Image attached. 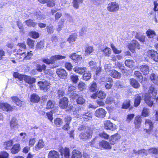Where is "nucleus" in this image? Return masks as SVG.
I'll list each match as a JSON object with an SVG mask.
<instances>
[{
    "instance_id": "dca6fc26",
    "label": "nucleus",
    "mask_w": 158,
    "mask_h": 158,
    "mask_svg": "<svg viewBox=\"0 0 158 158\" xmlns=\"http://www.w3.org/2000/svg\"><path fill=\"white\" fill-rule=\"evenodd\" d=\"M142 122V118L140 115H137L135 117L134 123L136 129H139L140 127Z\"/></svg>"
},
{
    "instance_id": "4d7b16f0",
    "label": "nucleus",
    "mask_w": 158,
    "mask_h": 158,
    "mask_svg": "<svg viewBox=\"0 0 158 158\" xmlns=\"http://www.w3.org/2000/svg\"><path fill=\"white\" fill-rule=\"evenodd\" d=\"M83 0H73V6L76 9H78L79 7L80 3H82Z\"/></svg>"
},
{
    "instance_id": "a211bd4d",
    "label": "nucleus",
    "mask_w": 158,
    "mask_h": 158,
    "mask_svg": "<svg viewBox=\"0 0 158 158\" xmlns=\"http://www.w3.org/2000/svg\"><path fill=\"white\" fill-rule=\"evenodd\" d=\"M140 71L143 75H146L149 72V67L147 64H143L140 66Z\"/></svg>"
},
{
    "instance_id": "393cba45",
    "label": "nucleus",
    "mask_w": 158,
    "mask_h": 158,
    "mask_svg": "<svg viewBox=\"0 0 158 158\" xmlns=\"http://www.w3.org/2000/svg\"><path fill=\"white\" fill-rule=\"evenodd\" d=\"M70 58H71L75 63H78L79 61L82 59L81 55H78L76 53H73L70 56Z\"/></svg>"
},
{
    "instance_id": "8fccbe9b",
    "label": "nucleus",
    "mask_w": 158,
    "mask_h": 158,
    "mask_svg": "<svg viewBox=\"0 0 158 158\" xmlns=\"http://www.w3.org/2000/svg\"><path fill=\"white\" fill-rule=\"evenodd\" d=\"M94 51V49L93 47L88 46L86 47L85 50V54L86 55H89L92 53Z\"/></svg>"
},
{
    "instance_id": "69168bd1",
    "label": "nucleus",
    "mask_w": 158,
    "mask_h": 158,
    "mask_svg": "<svg viewBox=\"0 0 158 158\" xmlns=\"http://www.w3.org/2000/svg\"><path fill=\"white\" fill-rule=\"evenodd\" d=\"M46 115L48 119L50 122H52L53 119L52 111L51 110L48 112H47L46 113Z\"/></svg>"
},
{
    "instance_id": "a19ab883",
    "label": "nucleus",
    "mask_w": 158,
    "mask_h": 158,
    "mask_svg": "<svg viewBox=\"0 0 158 158\" xmlns=\"http://www.w3.org/2000/svg\"><path fill=\"white\" fill-rule=\"evenodd\" d=\"M91 74L89 72H85L82 76V79L84 80L87 81L90 79L91 77Z\"/></svg>"
},
{
    "instance_id": "f8f14e48",
    "label": "nucleus",
    "mask_w": 158,
    "mask_h": 158,
    "mask_svg": "<svg viewBox=\"0 0 158 158\" xmlns=\"http://www.w3.org/2000/svg\"><path fill=\"white\" fill-rule=\"evenodd\" d=\"M121 138L120 135L118 133L113 135L109 139V144L114 145L117 143Z\"/></svg>"
},
{
    "instance_id": "473e14b6",
    "label": "nucleus",
    "mask_w": 158,
    "mask_h": 158,
    "mask_svg": "<svg viewBox=\"0 0 158 158\" xmlns=\"http://www.w3.org/2000/svg\"><path fill=\"white\" fill-rule=\"evenodd\" d=\"M55 102L52 100H49L46 104V108L47 110L51 109L55 107Z\"/></svg>"
},
{
    "instance_id": "f3484780",
    "label": "nucleus",
    "mask_w": 158,
    "mask_h": 158,
    "mask_svg": "<svg viewBox=\"0 0 158 158\" xmlns=\"http://www.w3.org/2000/svg\"><path fill=\"white\" fill-rule=\"evenodd\" d=\"M40 98L37 94L33 93L30 96V101L32 103H38L40 101Z\"/></svg>"
},
{
    "instance_id": "ea45409f",
    "label": "nucleus",
    "mask_w": 158,
    "mask_h": 158,
    "mask_svg": "<svg viewBox=\"0 0 158 158\" xmlns=\"http://www.w3.org/2000/svg\"><path fill=\"white\" fill-rule=\"evenodd\" d=\"M29 35L34 39H36L40 37L39 33L35 31H31L29 32Z\"/></svg>"
},
{
    "instance_id": "774afa93",
    "label": "nucleus",
    "mask_w": 158,
    "mask_h": 158,
    "mask_svg": "<svg viewBox=\"0 0 158 158\" xmlns=\"http://www.w3.org/2000/svg\"><path fill=\"white\" fill-rule=\"evenodd\" d=\"M99 136L100 137L105 139H108L109 138V135L104 132L100 133Z\"/></svg>"
},
{
    "instance_id": "c9c22d12",
    "label": "nucleus",
    "mask_w": 158,
    "mask_h": 158,
    "mask_svg": "<svg viewBox=\"0 0 158 158\" xmlns=\"http://www.w3.org/2000/svg\"><path fill=\"white\" fill-rule=\"evenodd\" d=\"M150 79L153 83L155 84L158 83V76L157 75L154 73H151L150 75Z\"/></svg>"
},
{
    "instance_id": "39448f33",
    "label": "nucleus",
    "mask_w": 158,
    "mask_h": 158,
    "mask_svg": "<svg viewBox=\"0 0 158 158\" xmlns=\"http://www.w3.org/2000/svg\"><path fill=\"white\" fill-rule=\"evenodd\" d=\"M40 90L47 91L50 88L51 83L45 80L44 81H39L37 83Z\"/></svg>"
},
{
    "instance_id": "bb28decb",
    "label": "nucleus",
    "mask_w": 158,
    "mask_h": 158,
    "mask_svg": "<svg viewBox=\"0 0 158 158\" xmlns=\"http://www.w3.org/2000/svg\"><path fill=\"white\" fill-rule=\"evenodd\" d=\"M13 144V140L12 139H10L4 142L3 143V146L5 149L10 150Z\"/></svg>"
},
{
    "instance_id": "7c9ffc66",
    "label": "nucleus",
    "mask_w": 158,
    "mask_h": 158,
    "mask_svg": "<svg viewBox=\"0 0 158 158\" xmlns=\"http://www.w3.org/2000/svg\"><path fill=\"white\" fill-rule=\"evenodd\" d=\"M73 70L77 73L82 74L86 71L87 69L85 67H79L76 66L74 68Z\"/></svg>"
},
{
    "instance_id": "13d9d810",
    "label": "nucleus",
    "mask_w": 158,
    "mask_h": 158,
    "mask_svg": "<svg viewBox=\"0 0 158 158\" xmlns=\"http://www.w3.org/2000/svg\"><path fill=\"white\" fill-rule=\"evenodd\" d=\"M148 152L149 154H158V148H151L148 149Z\"/></svg>"
},
{
    "instance_id": "bf43d9fd",
    "label": "nucleus",
    "mask_w": 158,
    "mask_h": 158,
    "mask_svg": "<svg viewBox=\"0 0 158 158\" xmlns=\"http://www.w3.org/2000/svg\"><path fill=\"white\" fill-rule=\"evenodd\" d=\"M44 146V142L42 139H40L35 146V148L37 149H40L43 148Z\"/></svg>"
},
{
    "instance_id": "c03bdc74",
    "label": "nucleus",
    "mask_w": 158,
    "mask_h": 158,
    "mask_svg": "<svg viewBox=\"0 0 158 158\" xmlns=\"http://www.w3.org/2000/svg\"><path fill=\"white\" fill-rule=\"evenodd\" d=\"M146 34L148 37L150 38H153L156 35L155 31L150 29H148L146 31Z\"/></svg>"
},
{
    "instance_id": "09e8293b",
    "label": "nucleus",
    "mask_w": 158,
    "mask_h": 158,
    "mask_svg": "<svg viewBox=\"0 0 158 158\" xmlns=\"http://www.w3.org/2000/svg\"><path fill=\"white\" fill-rule=\"evenodd\" d=\"M135 62L132 60H126L125 62V65L129 68H132L134 65Z\"/></svg>"
},
{
    "instance_id": "6e6552de",
    "label": "nucleus",
    "mask_w": 158,
    "mask_h": 158,
    "mask_svg": "<svg viewBox=\"0 0 158 158\" xmlns=\"http://www.w3.org/2000/svg\"><path fill=\"white\" fill-rule=\"evenodd\" d=\"M144 125L146 127H147L149 126L148 129H147L145 128L144 130L145 131L147 134H150L152 131L153 128V124L152 122L149 119H146L144 123Z\"/></svg>"
},
{
    "instance_id": "9d476101",
    "label": "nucleus",
    "mask_w": 158,
    "mask_h": 158,
    "mask_svg": "<svg viewBox=\"0 0 158 158\" xmlns=\"http://www.w3.org/2000/svg\"><path fill=\"white\" fill-rule=\"evenodd\" d=\"M140 46L138 42L135 40H133L132 43H130L128 45V48L130 51L132 53L135 52V48L139 49Z\"/></svg>"
},
{
    "instance_id": "6ab92c4d",
    "label": "nucleus",
    "mask_w": 158,
    "mask_h": 158,
    "mask_svg": "<svg viewBox=\"0 0 158 158\" xmlns=\"http://www.w3.org/2000/svg\"><path fill=\"white\" fill-rule=\"evenodd\" d=\"M21 149L20 145L19 143H16L13 145L11 149V152L13 154H16L20 151Z\"/></svg>"
},
{
    "instance_id": "f03ea898",
    "label": "nucleus",
    "mask_w": 158,
    "mask_h": 158,
    "mask_svg": "<svg viewBox=\"0 0 158 158\" xmlns=\"http://www.w3.org/2000/svg\"><path fill=\"white\" fill-rule=\"evenodd\" d=\"M13 76L15 78H18L19 81L24 80L26 83L29 85L33 84L36 82L35 78L30 76L19 74L17 72H14Z\"/></svg>"
},
{
    "instance_id": "cd10ccee",
    "label": "nucleus",
    "mask_w": 158,
    "mask_h": 158,
    "mask_svg": "<svg viewBox=\"0 0 158 158\" xmlns=\"http://www.w3.org/2000/svg\"><path fill=\"white\" fill-rule=\"evenodd\" d=\"M110 75L112 77L115 79H119L121 77V74L114 70L110 71Z\"/></svg>"
},
{
    "instance_id": "72a5a7b5",
    "label": "nucleus",
    "mask_w": 158,
    "mask_h": 158,
    "mask_svg": "<svg viewBox=\"0 0 158 158\" xmlns=\"http://www.w3.org/2000/svg\"><path fill=\"white\" fill-rule=\"evenodd\" d=\"M21 54H18L17 53H16L14 54V55L15 56V57H14L13 58H11V59H13L11 61L14 63L15 64L16 63V62L15 61V60H18L19 61H21L22 60H23V58L21 57L22 55H21Z\"/></svg>"
},
{
    "instance_id": "412c9836",
    "label": "nucleus",
    "mask_w": 158,
    "mask_h": 158,
    "mask_svg": "<svg viewBox=\"0 0 158 158\" xmlns=\"http://www.w3.org/2000/svg\"><path fill=\"white\" fill-rule=\"evenodd\" d=\"M109 10L110 11L115 12L119 9L118 4L115 2H111L109 3Z\"/></svg>"
},
{
    "instance_id": "2eb2a0df",
    "label": "nucleus",
    "mask_w": 158,
    "mask_h": 158,
    "mask_svg": "<svg viewBox=\"0 0 158 158\" xmlns=\"http://www.w3.org/2000/svg\"><path fill=\"white\" fill-rule=\"evenodd\" d=\"M106 113V112L104 109L100 108L96 110L95 115L98 118H103L105 117Z\"/></svg>"
},
{
    "instance_id": "f257e3e1",
    "label": "nucleus",
    "mask_w": 158,
    "mask_h": 158,
    "mask_svg": "<svg viewBox=\"0 0 158 158\" xmlns=\"http://www.w3.org/2000/svg\"><path fill=\"white\" fill-rule=\"evenodd\" d=\"M157 94L156 90L155 87L151 85L149 87L148 92L145 93L144 97V100L145 103L149 107H151L153 105L152 99H155Z\"/></svg>"
},
{
    "instance_id": "0e129e2a",
    "label": "nucleus",
    "mask_w": 158,
    "mask_h": 158,
    "mask_svg": "<svg viewBox=\"0 0 158 158\" xmlns=\"http://www.w3.org/2000/svg\"><path fill=\"white\" fill-rule=\"evenodd\" d=\"M65 68L68 70L71 71L73 69V66L72 64L68 62H66L64 64Z\"/></svg>"
},
{
    "instance_id": "49530a36",
    "label": "nucleus",
    "mask_w": 158,
    "mask_h": 158,
    "mask_svg": "<svg viewBox=\"0 0 158 158\" xmlns=\"http://www.w3.org/2000/svg\"><path fill=\"white\" fill-rule=\"evenodd\" d=\"M150 112L149 109L146 108H144L142 111L141 116L146 117L149 116Z\"/></svg>"
},
{
    "instance_id": "5701e85b",
    "label": "nucleus",
    "mask_w": 158,
    "mask_h": 158,
    "mask_svg": "<svg viewBox=\"0 0 158 158\" xmlns=\"http://www.w3.org/2000/svg\"><path fill=\"white\" fill-rule=\"evenodd\" d=\"M99 148L100 149H106L109 148V142H108L102 140L98 143Z\"/></svg>"
},
{
    "instance_id": "37998d69",
    "label": "nucleus",
    "mask_w": 158,
    "mask_h": 158,
    "mask_svg": "<svg viewBox=\"0 0 158 158\" xmlns=\"http://www.w3.org/2000/svg\"><path fill=\"white\" fill-rule=\"evenodd\" d=\"M25 23L27 26L33 27H35L37 25V23L34 22L33 20L31 19L26 20Z\"/></svg>"
},
{
    "instance_id": "4c0bfd02",
    "label": "nucleus",
    "mask_w": 158,
    "mask_h": 158,
    "mask_svg": "<svg viewBox=\"0 0 158 158\" xmlns=\"http://www.w3.org/2000/svg\"><path fill=\"white\" fill-rule=\"evenodd\" d=\"M45 45V43L44 40H41L38 42L36 44L35 48L37 50H41L43 49Z\"/></svg>"
},
{
    "instance_id": "e433bc0d",
    "label": "nucleus",
    "mask_w": 158,
    "mask_h": 158,
    "mask_svg": "<svg viewBox=\"0 0 158 158\" xmlns=\"http://www.w3.org/2000/svg\"><path fill=\"white\" fill-rule=\"evenodd\" d=\"M77 88L80 91H82L86 89V85L83 81H80L77 85Z\"/></svg>"
},
{
    "instance_id": "ddd939ff",
    "label": "nucleus",
    "mask_w": 158,
    "mask_h": 158,
    "mask_svg": "<svg viewBox=\"0 0 158 158\" xmlns=\"http://www.w3.org/2000/svg\"><path fill=\"white\" fill-rule=\"evenodd\" d=\"M62 156H64L65 158H69L70 151L69 148L65 147L64 148H61L59 150Z\"/></svg>"
},
{
    "instance_id": "2f4dec72",
    "label": "nucleus",
    "mask_w": 158,
    "mask_h": 158,
    "mask_svg": "<svg viewBox=\"0 0 158 158\" xmlns=\"http://www.w3.org/2000/svg\"><path fill=\"white\" fill-rule=\"evenodd\" d=\"M11 98L14 102L17 105L21 107L23 105V102L21 101L18 97L13 96L11 97Z\"/></svg>"
},
{
    "instance_id": "a18cd8bd",
    "label": "nucleus",
    "mask_w": 158,
    "mask_h": 158,
    "mask_svg": "<svg viewBox=\"0 0 158 158\" xmlns=\"http://www.w3.org/2000/svg\"><path fill=\"white\" fill-rule=\"evenodd\" d=\"M24 56L23 60H29L31 59V58L33 55V54L32 51H30L28 52L27 53L24 54Z\"/></svg>"
},
{
    "instance_id": "9b49d317",
    "label": "nucleus",
    "mask_w": 158,
    "mask_h": 158,
    "mask_svg": "<svg viewBox=\"0 0 158 158\" xmlns=\"http://www.w3.org/2000/svg\"><path fill=\"white\" fill-rule=\"evenodd\" d=\"M81 117L84 121H92L93 117V113L88 111L85 113L81 114Z\"/></svg>"
},
{
    "instance_id": "4be33fe9",
    "label": "nucleus",
    "mask_w": 158,
    "mask_h": 158,
    "mask_svg": "<svg viewBox=\"0 0 158 158\" xmlns=\"http://www.w3.org/2000/svg\"><path fill=\"white\" fill-rule=\"evenodd\" d=\"M60 155L59 152L55 150L50 151L48 154V158H60Z\"/></svg>"
},
{
    "instance_id": "5fc2aeb1",
    "label": "nucleus",
    "mask_w": 158,
    "mask_h": 158,
    "mask_svg": "<svg viewBox=\"0 0 158 158\" xmlns=\"http://www.w3.org/2000/svg\"><path fill=\"white\" fill-rule=\"evenodd\" d=\"M46 4L48 7H53L56 5L55 1V0H48Z\"/></svg>"
},
{
    "instance_id": "052dcab7",
    "label": "nucleus",
    "mask_w": 158,
    "mask_h": 158,
    "mask_svg": "<svg viewBox=\"0 0 158 158\" xmlns=\"http://www.w3.org/2000/svg\"><path fill=\"white\" fill-rule=\"evenodd\" d=\"M134 75L135 77H136V78L139 79H143V77L142 73L138 71H136L134 72Z\"/></svg>"
},
{
    "instance_id": "4468645a",
    "label": "nucleus",
    "mask_w": 158,
    "mask_h": 158,
    "mask_svg": "<svg viewBox=\"0 0 158 158\" xmlns=\"http://www.w3.org/2000/svg\"><path fill=\"white\" fill-rule=\"evenodd\" d=\"M56 73L60 78L64 79L67 78V73L64 69L59 68L56 70Z\"/></svg>"
},
{
    "instance_id": "aec40b11",
    "label": "nucleus",
    "mask_w": 158,
    "mask_h": 158,
    "mask_svg": "<svg viewBox=\"0 0 158 158\" xmlns=\"http://www.w3.org/2000/svg\"><path fill=\"white\" fill-rule=\"evenodd\" d=\"M131 101L130 99H126L124 100L122 105V108L124 109H127L129 108V110H131L133 108L132 106H131Z\"/></svg>"
},
{
    "instance_id": "1a4fd4ad",
    "label": "nucleus",
    "mask_w": 158,
    "mask_h": 158,
    "mask_svg": "<svg viewBox=\"0 0 158 158\" xmlns=\"http://www.w3.org/2000/svg\"><path fill=\"white\" fill-rule=\"evenodd\" d=\"M69 101L68 98L64 97L60 98L59 101V106L61 109H65L68 106Z\"/></svg>"
},
{
    "instance_id": "423d86ee",
    "label": "nucleus",
    "mask_w": 158,
    "mask_h": 158,
    "mask_svg": "<svg viewBox=\"0 0 158 158\" xmlns=\"http://www.w3.org/2000/svg\"><path fill=\"white\" fill-rule=\"evenodd\" d=\"M147 55L149 58L158 63V52L154 50H149L147 52Z\"/></svg>"
},
{
    "instance_id": "6e6d98bb",
    "label": "nucleus",
    "mask_w": 158,
    "mask_h": 158,
    "mask_svg": "<svg viewBox=\"0 0 158 158\" xmlns=\"http://www.w3.org/2000/svg\"><path fill=\"white\" fill-rule=\"evenodd\" d=\"M44 71V74L47 75L46 77H52L53 74V72L50 69H46Z\"/></svg>"
},
{
    "instance_id": "3c124183",
    "label": "nucleus",
    "mask_w": 158,
    "mask_h": 158,
    "mask_svg": "<svg viewBox=\"0 0 158 158\" xmlns=\"http://www.w3.org/2000/svg\"><path fill=\"white\" fill-rule=\"evenodd\" d=\"M35 42V40L30 38L27 39V44L31 48H33L34 47Z\"/></svg>"
},
{
    "instance_id": "0eeeda50",
    "label": "nucleus",
    "mask_w": 158,
    "mask_h": 158,
    "mask_svg": "<svg viewBox=\"0 0 158 158\" xmlns=\"http://www.w3.org/2000/svg\"><path fill=\"white\" fill-rule=\"evenodd\" d=\"M0 109L3 111L11 112L14 110V108L7 102H1Z\"/></svg>"
},
{
    "instance_id": "58836bf2",
    "label": "nucleus",
    "mask_w": 158,
    "mask_h": 158,
    "mask_svg": "<svg viewBox=\"0 0 158 158\" xmlns=\"http://www.w3.org/2000/svg\"><path fill=\"white\" fill-rule=\"evenodd\" d=\"M55 125L57 127H60L63 123V121L62 119L59 118H55L54 120Z\"/></svg>"
},
{
    "instance_id": "de8ad7c7",
    "label": "nucleus",
    "mask_w": 158,
    "mask_h": 158,
    "mask_svg": "<svg viewBox=\"0 0 158 158\" xmlns=\"http://www.w3.org/2000/svg\"><path fill=\"white\" fill-rule=\"evenodd\" d=\"M10 124L11 128H14L18 126L16 119L14 118H13L11 119Z\"/></svg>"
},
{
    "instance_id": "c85d7f7f",
    "label": "nucleus",
    "mask_w": 158,
    "mask_h": 158,
    "mask_svg": "<svg viewBox=\"0 0 158 158\" xmlns=\"http://www.w3.org/2000/svg\"><path fill=\"white\" fill-rule=\"evenodd\" d=\"M142 100V97L141 96L139 95V94H137L135 96V98L134 99V106L135 107L138 106Z\"/></svg>"
},
{
    "instance_id": "79ce46f5",
    "label": "nucleus",
    "mask_w": 158,
    "mask_h": 158,
    "mask_svg": "<svg viewBox=\"0 0 158 158\" xmlns=\"http://www.w3.org/2000/svg\"><path fill=\"white\" fill-rule=\"evenodd\" d=\"M89 90L92 92H95L97 89V83L95 82H93L89 87Z\"/></svg>"
},
{
    "instance_id": "603ef678",
    "label": "nucleus",
    "mask_w": 158,
    "mask_h": 158,
    "mask_svg": "<svg viewBox=\"0 0 158 158\" xmlns=\"http://www.w3.org/2000/svg\"><path fill=\"white\" fill-rule=\"evenodd\" d=\"M76 101L77 104L82 105L85 103V100L82 96H80L77 99Z\"/></svg>"
},
{
    "instance_id": "680f3d73",
    "label": "nucleus",
    "mask_w": 158,
    "mask_h": 158,
    "mask_svg": "<svg viewBox=\"0 0 158 158\" xmlns=\"http://www.w3.org/2000/svg\"><path fill=\"white\" fill-rule=\"evenodd\" d=\"M46 29L48 34H51L54 32V27L52 26H47L46 27Z\"/></svg>"
},
{
    "instance_id": "864d4df0",
    "label": "nucleus",
    "mask_w": 158,
    "mask_h": 158,
    "mask_svg": "<svg viewBox=\"0 0 158 158\" xmlns=\"http://www.w3.org/2000/svg\"><path fill=\"white\" fill-rule=\"evenodd\" d=\"M97 93L98 98L100 99H102L105 98L106 94L104 92L100 90L98 92H97Z\"/></svg>"
},
{
    "instance_id": "b1692460",
    "label": "nucleus",
    "mask_w": 158,
    "mask_h": 158,
    "mask_svg": "<svg viewBox=\"0 0 158 158\" xmlns=\"http://www.w3.org/2000/svg\"><path fill=\"white\" fill-rule=\"evenodd\" d=\"M72 153L71 158H82V155L81 152L77 150H73Z\"/></svg>"
},
{
    "instance_id": "338daca9",
    "label": "nucleus",
    "mask_w": 158,
    "mask_h": 158,
    "mask_svg": "<svg viewBox=\"0 0 158 158\" xmlns=\"http://www.w3.org/2000/svg\"><path fill=\"white\" fill-rule=\"evenodd\" d=\"M134 116L135 115L133 114H128L126 118L127 121L128 123H130L131 121L133 119Z\"/></svg>"
},
{
    "instance_id": "c756f323",
    "label": "nucleus",
    "mask_w": 158,
    "mask_h": 158,
    "mask_svg": "<svg viewBox=\"0 0 158 158\" xmlns=\"http://www.w3.org/2000/svg\"><path fill=\"white\" fill-rule=\"evenodd\" d=\"M77 38V34L76 33H73L70 35L68 38L67 41L70 43L71 44L76 40Z\"/></svg>"
},
{
    "instance_id": "20e7f679",
    "label": "nucleus",
    "mask_w": 158,
    "mask_h": 158,
    "mask_svg": "<svg viewBox=\"0 0 158 158\" xmlns=\"http://www.w3.org/2000/svg\"><path fill=\"white\" fill-rule=\"evenodd\" d=\"M93 130L90 128L88 127L87 130L80 133L79 136L81 139L83 141L91 139L92 137Z\"/></svg>"
},
{
    "instance_id": "7ed1b4c3",
    "label": "nucleus",
    "mask_w": 158,
    "mask_h": 158,
    "mask_svg": "<svg viewBox=\"0 0 158 158\" xmlns=\"http://www.w3.org/2000/svg\"><path fill=\"white\" fill-rule=\"evenodd\" d=\"M65 58V56L60 55H55L51 56L50 59L48 58H43L42 59V61L44 63L49 65L55 63V62L57 60H62Z\"/></svg>"
},
{
    "instance_id": "f704fd0d",
    "label": "nucleus",
    "mask_w": 158,
    "mask_h": 158,
    "mask_svg": "<svg viewBox=\"0 0 158 158\" xmlns=\"http://www.w3.org/2000/svg\"><path fill=\"white\" fill-rule=\"evenodd\" d=\"M46 66L44 64L41 65L40 64H37L36 65V70L39 72L44 71L46 69Z\"/></svg>"
},
{
    "instance_id": "e2e57ef3",
    "label": "nucleus",
    "mask_w": 158,
    "mask_h": 158,
    "mask_svg": "<svg viewBox=\"0 0 158 158\" xmlns=\"http://www.w3.org/2000/svg\"><path fill=\"white\" fill-rule=\"evenodd\" d=\"M70 78L72 81L74 83H77L79 80L78 77L77 75H73L70 76Z\"/></svg>"
},
{
    "instance_id": "a878e982",
    "label": "nucleus",
    "mask_w": 158,
    "mask_h": 158,
    "mask_svg": "<svg viewBox=\"0 0 158 158\" xmlns=\"http://www.w3.org/2000/svg\"><path fill=\"white\" fill-rule=\"evenodd\" d=\"M130 84L131 86L135 89H138L140 86L139 83L138 81L134 78H131L130 79Z\"/></svg>"
}]
</instances>
